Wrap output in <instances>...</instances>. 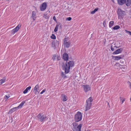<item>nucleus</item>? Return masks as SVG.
<instances>
[{
  "label": "nucleus",
  "instance_id": "nucleus-1",
  "mask_svg": "<svg viewBox=\"0 0 131 131\" xmlns=\"http://www.w3.org/2000/svg\"><path fill=\"white\" fill-rule=\"evenodd\" d=\"M74 64V62L72 61H69L68 62L67 61L65 63H63V69L64 70L66 74L68 73L69 72L70 67H73Z\"/></svg>",
  "mask_w": 131,
  "mask_h": 131
},
{
  "label": "nucleus",
  "instance_id": "nucleus-2",
  "mask_svg": "<svg viewBox=\"0 0 131 131\" xmlns=\"http://www.w3.org/2000/svg\"><path fill=\"white\" fill-rule=\"evenodd\" d=\"M93 99L91 97L89 98L86 101V107L85 108V111L90 109L91 107L92 103L93 102Z\"/></svg>",
  "mask_w": 131,
  "mask_h": 131
},
{
  "label": "nucleus",
  "instance_id": "nucleus-3",
  "mask_svg": "<svg viewBox=\"0 0 131 131\" xmlns=\"http://www.w3.org/2000/svg\"><path fill=\"white\" fill-rule=\"evenodd\" d=\"M37 117L41 122H44L48 119V118L43 113H39L37 115Z\"/></svg>",
  "mask_w": 131,
  "mask_h": 131
},
{
  "label": "nucleus",
  "instance_id": "nucleus-4",
  "mask_svg": "<svg viewBox=\"0 0 131 131\" xmlns=\"http://www.w3.org/2000/svg\"><path fill=\"white\" fill-rule=\"evenodd\" d=\"M73 131H81V129L82 125L81 124H79L78 123H73Z\"/></svg>",
  "mask_w": 131,
  "mask_h": 131
},
{
  "label": "nucleus",
  "instance_id": "nucleus-5",
  "mask_svg": "<svg viewBox=\"0 0 131 131\" xmlns=\"http://www.w3.org/2000/svg\"><path fill=\"white\" fill-rule=\"evenodd\" d=\"M82 116L81 113L79 112H77L75 115V120L76 122H78L81 121L82 118Z\"/></svg>",
  "mask_w": 131,
  "mask_h": 131
},
{
  "label": "nucleus",
  "instance_id": "nucleus-6",
  "mask_svg": "<svg viewBox=\"0 0 131 131\" xmlns=\"http://www.w3.org/2000/svg\"><path fill=\"white\" fill-rule=\"evenodd\" d=\"M70 41L68 40V38H66L64 39L63 44L64 47L69 48L70 45Z\"/></svg>",
  "mask_w": 131,
  "mask_h": 131
},
{
  "label": "nucleus",
  "instance_id": "nucleus-7",
  "mask_svg": "<svg viewBox=\"0 0 131 131\" xmlns=\"http://www.w3.org/2000/svg\"><path fill=\"white\" fill-rule=\"evenodd\" d=\"M84 91L86 92L88 91H90L91 90V87L89 85H83Z\"/></svg>",
  "mask_w": 131,
  "mask_h": 131
},
{
  "label": "nucleus",
  "instance_id": "nucleus-8",
  "mask_svg": "<svg viewBox=\"0 0 131 131\" xmlns=\"http://www.w3.org/2000/svg\"><path fill=\"white\" fill-rule=\"evenodd\" d=\"M21 25L19 24L15 28L11 31L12 34H14L15 32H17L20 27Z\"/></svg>",
  "mask_w": 131,
  "mask_h": 131
},
{
  "label": "nucleus",
  "instance_id": "nucleus-9",
  "mask_svg": "<svg viewBox=\"0 0 131 131\" xmlns=\"http://www.w3.org/2000/svg\"><path fill=\"white\" fill-rule=\"evenodd\" d=\"M124 11L120 9H118L117 11V13L118 17H121L124 15Z\"/></svg>",
  "mask_w": 131,
  "mask_h": 131
},
{
  "label": "nucleus",
  "instance_id": "nucleus-10",
  "mask_svg": "<svg viewBox=\"0 0 131 131\" xmlns=\"http://www.w3.org/2000/svg\"><path fill=\"white\" fill-rule=\"evenodd\" d=\"M47 4L46 3L44 2L42 4L40 7V10L41 11L44 10L46 8Z\"/></svg>",
  "mask_w": 131,
  "mask_h": 131
},
{
  "label": "nucleus",
  "instance_id": "nucleus-11",
  "mask_svg": "<svg viewBox=\"0 0 131 131\" xmlns=\"http://www.w3.org/2000/svg\"><path fill=\"white\" fill-rule=\"evenodd\" d=\"M123 50V48L119 49L113 52V54H117L121 53Z\"/></svg>",
  "mask_w": 131,
  "mask_h": 131
},
{
  "label": "nucleus",
  "instance_id": "nucleus-12",
  "mask_svg": "<svg viewBox=\"0 0 131 131\" xmlns=\"http://www.w3.org/2000/svg\"><path fill=\"white\" fill-rule=\"evenodd\" d=\"M39 89V86L38 84L35 87L34 90L35 91V94H36L37 93H39V91H38Z\"/></svg>",
  "mask_w": 131,
  "mask_h": 131
},
{
  "label": "nucleus",
  "instance_id": "nucleus-13",
  "mask_svg": "<svg viewBox=\"0 0 131 131\" xmlns=\"http://www.w3.org/2000/svg\"><path fill=\"white\" fill-rule=\"evenodd\" d=\"M125 3L127 6H129L131 4V0H125Z\"/></svg>",
  "mask_w": 131,
  "mask_h": 131
},
{
  "label": "nucleus",
  "instance_id": "nucleus-14",
  "mask_svg": "<svg viewBox=\"0 0 131 131\" xmlns=\"http://www.w3.org/2000/svg\"><path fill=\"white\" fill-rule=\"evenodd\" d=\"M68 58V54L66 53H64L63 55V58L65 60H67Z\"/></svg>",
  "mask_w": 131,
  "mask_h": 131
},
{
  "label": "nucleus",
  "instance_id": "nucleus-15",
  "mask_svg": "<svg viewBox=\"0 0 131 131\" xmlns=\"http://www.w3.org/2000/svg\"><path fill=\"white\" fill-rule=\"evenodd\" d=\"M36 13L35 11H34L32 12V17L34 20H36Z\"/></svg>",
  "mask_w": 131,
  "mask_h": 131
},
{
  "label": "nucleus",
  "instance_id": "nucleus-16",
  "mask_svg": "<svg viewBox=\"0 0 131 131\" xmlns=\"http://www.w3.org/2000/svg\"><path fill=\"white\" fill-rule=\"evenodd\" d=\"M124 57V56L123 55H121L118 56L114 57V58L115 60H118L122 59Z\"/></svg>",
  "mask_w": 131,
  "mask_h": 131
},
{
  "label": "nucleus",
  "instance_id": "nucleus-17",
  "mask_svg": "<svg viewBox=\"0 0 131 131\" xmlns=\"http://www.w3.org/2000/svg\"><path fill=\"white\" fill-rule=\"evenodd\" d=\"M18 108L17 107L13 108H12L9 112V113H11L15 111L18 109Z\"/></svg>",
  "mask_w": 131,
  "mask_h": 131
},
{
  "label": "nucleus",
  "instance_id": "nucleus-18",
  "mask_svg": "<svg viewBox=\"0 0 131 131\" xmlns=\"http://www.w3.org/2000/svg\"><path fill=\"white\" fill-rule=\"evenodd\" d=\"M118 4L120 5H122L125 3V0H117Z\"/></svg>",
  "mask_w": 131,
  "mask_h": 131
},
{
  "label": "nucleus",
  "instance_id": "nucleus-19",
  "mask_svg": "<svg viewBox=\"0 0 131 131\" xmlns=\"http://www.w3.org/2000/svg\"><path fill=\"white\" fill-rule=\"evenodd\" d=\"M6 77H4L3 79L0 80V84H2L3 83H4L6 80Z\"/></svg>",
  "mask_w": 131,
  "mask_h": 131
},
{
  "label": "nucleus",
  "instance_id": "nucleus-20",
  "mask_svg": "<svg viewBox=\"0 0 131 131\" xmlns=\"http://www.w3.org/2000/svg\"><path fill=\"white\" fill-rule=\"evenodd\" d=\"M25 101H23L21 102L20 104L17 107L18 109L21 108L23 105L25 103Z\"/></svg>",
  "mask_w": 131,
  "mask_h": 131
},
{
  "label": "nucleus",
  "instance_id": "nucleus-21",
  "mask_svg": "<svg viewBox=\"0 0 131 131\" xmlns=\"http://www.w3.org/2000/svg\"><path fill=\"white\" fill-rule=\"evenodd\" d=\"M25 101H23L21 102L20 104L17 107L18 109L21 108L23 105L25 103Z\"/></svg>",
  "mask_w": 131,
  "mask_h": 131
},
{
  "label": "nucleus",
  "instance_id": "nucleus-22",
  "mask_svg": "<svg viewBox=\"0 0 131 131\" xmlns=\"http://www.w3.org/2000/svg\"><path fill=\"white\" fill-rule=\"evenodd\" d=\"M31 88V86H29L27 87L26 89L24 91L23 93L24 94H26L27 93L28 90H30Z\"/></svg>",
  "mask_w": 131,
  "mask_h": 131
},
{
  "label": "nucleus",
  "instance_id": "nucleus-23",
  "mask_svg": "<svg viewBox=\"0 0 131 131\" xmlns=\"http://www.w3.org/2000/svg\"><path fill=\"white\" fill-rule=\"evenodd\" d=\"M53 42H54L55 43V45L56 46V47H58L60 43L59 42V41L57 40H54V41H53Z\"/></svg>",
  "mask_w": 131,
  "mask_h": 131
},
{
  "label": "nucleus",
  "instance_id": "nucleus-24",
  "mask_svg": "<svg viewBox=\"0 0 131 131\" xmlns=\"http://www.w3.org/2000/svg\"><path fill=\"white\" fill-rule=\"evenodd\" d=\"M62 96L63 97V100L64 101H66L67 100V96L64 94H62Z\"/></svg>",
  "mask_w": 131,
  "mask_h": 131
},
{
  "label": "nucleus",
  "instance_id": "nucleus-25",
  "mask_svg": "<svg viewBox=\"0 0 131 131\" xmlns=\"http://www.w3.org/2000/svg\"><path fill=\"white\" fill-rule=\"evenodd\" d=\"M114 24V22L113 21H110L109 23V27L110 28L112 26H113Z\"/></svg>",
  "mask_w": 131,
  "mask_h": 131
},
{
  "label": "nucleus",
  "instance_id": "nucleus-26",
  "mask_svg": "<svg viewBox=\"0 0 131 131\" xmlns=\"http://www.w3.org/2000/svg\"><path fill=\"white\" fill-rule=\"evenodd\" d=\"M99 9V8H97L94 9V10L92 11L90 13L91 14H94L95 12L97 11Z\"/></svg>",
  "mask_w": 131,
  "mask_h": 131
},
{
  "label": "nucleus",
  "instance_id": "nucleus-27",
  "mask_svg": "<svg viewBox=\"0 0 131 131\" xmlns=\"http://www.w3.org/2000/svg\"><path fill=\"white\" fill-rule=\"evenodd\" d=\"M61 75L62 77L63 78H65L67 77L66 75L63 72H62Z\"/></svg>",
  "mask_w": 131,
  "mask_h": 131
},
{
  "label": "nucleus",
  "instance_id": "nucleus-28",
  "mask_svg": "<svg viewBox=\"0 0 131 131\" xmlns=\"http://www.w3.org/2000/svg\"><path fill=\"white\" fill-rule=\"evenodd\" d=\"M120 28L119 26L118 25H116L113 28V29L114 30H116L119 29Z\"/></svg>",
  "mask_w": 131,
  "mask_h": 131
},
{
  "label": "nucleus",
  "instance_id": "nucleus-29",
  "mask_svg": "<svg viewBox=\"0 0 131 131\" xmlns=\"http://www.w3.org/2000/svg\"><path fill=\"white\" fill-rule=\"evenodd\" d=\"M52 47L54 49H55L57 47L55 45V43L53 42V41L52 42Z\"/></svg>",
  "mask_w": 131,
  "mask_h": 131
},
{
  "label": "nucleus",
  "instance_id": "nucleus-30",
  "mask_svg": "<svg viewBox=\"0 0 131 131\" xmlns=\"http://www.w3.org/2000/svg\"><path fill=\"white\" fill-rule=\"evenodd\" d=\"M58 27L59 25H57L54 30V31L55 32H56L57 31L58 28Z\"/></svg>",
  "mask_w": 131,
  "mask_h": 131
},
{
  "label": "nucleus",
  "instance_id": "nucleus-31",
  "mask_svg": "<svg viewBox=\"0 0 131 131\" xmlns=\"http://www.w3.org/2000/svg\"><path fill=\"white\" fill-rule=\"evenodd\" d=\"M58 56H57L56 55L54 54L52 57V59L54 60L56 59V58H58Z\"/></svg>",
  "mask_w": 131,
  "mask_h": 131
},
{
  "label": "nucleus",
  "instance_id": "nucleus-32",
  "mask_svg": "<svg viewBox=\"0 0 131 131\" xmlns=\"http://www.w3.org/2000/svg\"><path fill=\"white\" fill-rule=\"evenodd\" d=\"M119 67L120 68L122 69H124L125 68L126 66H125L121 65Z\"/></svg>",
  "mask_w": 131,
  "mask_h": 131
},
{
  "label": "nucleus",
  "instance_id": "nucleus-33",
  "mask_svg": "<svg viewBox=\"0 0 131 131\" xmlns=\"http://www.w3.org/2000/svg\"><path fill=\"white\" fill-rule=\"evenodd\" d=\"M51 38L53 39H55L56 38V37L54 34H52V36H51Z\"/></svg>",
  "mask_w": 131,
  "mask_h": 131
},
{
  "label": "nucleus",
  "instance_id": "nucleus-34",
  "mask_svg": "<svg viewBox=\"0 0 131 131\" xmlns=\"http://www.w3.org/2000/svg\"><path fill=\"white\" fill-rule=\"evenodd\" d=\"M125 31L126 33L129 34L130 35H131V32L125 30Z\"/></svg>",
  "mask_w": 131,
  "mask_h": 131
},
{
  "label": "nucleus",
  "instance_id": "nucleus-35",
  "mask_svg": "<svg viewBox=\"0 0 131 131\" xmlns=\"http://www.w3.org/2000/svg\"><path fill=\"white\" fill-rule=\"evenodd\" d=\"M106 20H105L103 22V26H104V27H106Z\"/></svg>",
  "mask_w": 131,
  "mask_h": 131
},
{
  "label": "nucleus",
  "instance_id": "nucleus-36",
  "mask_svg": "<svg viewBox=\"0 0 131 131\" xmlns=\"http://www.w3.org/2000/svg\"><path fill=\"white\" fill-rule=\"evenodd\" d=\"M10 97V96L9 94L6 95L5 96V98L6 99H8Z\"/></svg>",
  "mask_w": 131,
  "mask_h": 131
},
{
  "label": "nucleus",
  "instance_id": "nucleus-37",
  "mask_svg": "<svg viewBox=\"0 0 131 131\" xmlns=\"http://www.w3.org/2000/svg\"><path fill=\"white\" fill-rule=\"evenodd\" d=\"M124 60L123 59H122L120 61V63H121L122 64H123V63L124 62Z\"/></svg>",
  "mask_w": 131,
  "mask_h": 131
},
{
  "label": "nucleus",
  "instance_id": "nucleus-38",
  "mask_svg": "<svg viewBox=\"0 0 131 131\" xmlns=\"http://www.w3.org/2000/svg\"><path fill=\"white\" fill-rule=\"evenodd\" d=\"M72 19L71 18V17H69L67 18L66 19V20L68 21H70Z\"/></svg>",
  "mask_w": 131,
  "mask_h": 131
},
{
  "label": "nucleus",
  "instance_id": "nucleus-39",
  "mask_svg": "<svg viewBox=\"0 0 131 131\" xmlns=\"http://www.w3.org/2000/svg\"><path fill=\"white\" fill-rule=\"evenodd\" d=\"M46 91V89H43L40 93V94H42L44 92Z\"/></svg>",
  "mask_w": 131,
  "mask_h": 131
},
{
  "label": "nucleus",
  "instance_id": "nucleus-40",
  "mask_svg": "<svg viewBox=\"0 0 131 131\" xmlns=\"http://www.w3.org/2000/svg\"><path fill=\"white\" fill-rule=\"evenodd\" d=\"M121 103L122 104L125 101V99H122L121 100Z\"/></svg>",
  "mask_w": 131,
  "mask_h": 131
},
{
  "label": "nucleus",
  "instance_id": "nucleus-41",
  "mask_svg": "<svg viewBox=\"0 0 131 131\" xmlns=\"http://www.w3.org/2000/svg\"><path fill=\"white\" fill-rule=\"evenodd\" d=\"M53 19L55 21H56V17H55V16H54L53 17Z\"/></svg>",
  "mask_w": 131,
  "mask_h": 131
},
{
  "label": "nucleus",
  "instance_id": "nucleus-42",
  "mask_svg": "<svg viewBox=\"0 0 131 131\" xmlns=\"http://www.w3.org/2000/svg\"><path fill=\"white\" fill-rule=\"evenodd\" d=\"M111 49L112 51H113L114 50V49L112 47H111Z\"/></svg>",
  "mask_w": 131,
  "mask_h": 131
},
{
  "label": "nucleus",
  "instance_id": "nucleus-43",
  "mask_svg": "<svg viewBox=\"0 0 131 131\" xmlns=\"http://www.w3.org/2000/svg\"><path fill=\"white\" fill-rule=\"evenodd\" d=\"M129 82V86H130V88H131V83L130 82Z\"/></svg>",
  "mask_w": 131,
  "mask_h": 131
},
{
  "label": "nucleus",
  "instance_id": "nucleus-44",
  "mask_svg": "<svg viewBox=\"0 0 131 131\" xmlns=\"http://www.w3.org/2000/svg\"><path fill=\"white\" fill-rule=\"evenodd\" d=\"M44 16L46 18H48V17L46 15H44Z\"/></svg>",
  "mask_w": 131,
  "mask_h": 131
},
{
  "label": "nucleus",
  "instance_id": "nucleus-45",
  "mask_svg": "<svg viewBox=\"0 0 131 131\" xmlns=\"http://www.w3.org/2000/svg\"><path fill=\"white\" fill-rule=\"evenodd\" d=\"M107 104H108V105L109 106V107H110V106L109 104V103L108 102H107Z\"/></svg>",
  "mask_w": 131,
  "mask_h": 131
}]
</instances>
